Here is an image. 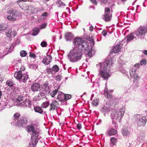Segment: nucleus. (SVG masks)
Listing matches in <instances>:
<instances>
[{"label":"nucleus","instance_id":"f257e3e1","mask_svg":"<svg viewBox=\"0 0 147 147\" xmlns=\"http://www.w3.org/2000/svg\"><path fill=\"white\" fill-rule=\"evenodd\" d=\"M112 64H109V61L108 60H105L102 63H100L97 65V67H99L98 75L103 78L104 80H108L110 76L108 71L109 70V67Z\"/></svg>","mask_w":147,"mask_h":147},{"label":"nucleus","instance_id":"f03ea898","mask_svg":"<svg viewBox=\"0 0 147 147\" xmlns=\"http://www.w3.org/2000/svg\"><path fill=\"white\" fill-rule=\"evenodd\" d=\"M82 55V52L77 50L76 48H74L68 55V59L70 62H76L81 59Z\"/></svg>","mask_w":147,"mask_h":147},{"label":"nucleus","instance_id":"7ed1b4c3","mask_svg":"<svg viewBox=\"0 0 147 147\" xmlns=\"http://www.w3.org/2000/svg\"><path fill=\"white\" fill-rule=\"evenodd\" d=\"M73 43L76 45L77 50L83 52L84 51H86L88 49V44L85 40H82L81 39L76 38L73 41Z\"/></svg>","mask_w":147,"mask_h":147},{"label":"nucleus","instance_id":"20e7f679","mask_svg":"<svg viewBox=\"0 0 147 147\" xmlns=\"http://www.w3.org/2000/svg\"><path fill=\"white\" fill-rule=\"evenodd\" d=\"M26 130L32 135L31 140H39L40 137L39 136V133L35 130L34 126L32 125H29L26 127Z\"/></svg>","mask_w":147,"mask_h":147},{"label":"nucleus","instance_id":"39448f33","mask_svg":"<svg viewBox=\"0 0 147 147\" xmlns=\"http://www.w3.org/2000/svg\"><path fill=\"white\" fill-rule=\"evenodd\" d=\"M7 12L9 14H11L13 17H18L22 16V12L20 11L11 8L8 9Z\"/></svg>","mask_w":147,"mask_h":147},{"label":"nucleus","instance_id":"423d86ee","mask_svg":"<svg viewBox=\"0 0 147 147\" xmlns=\"http://www.w3.org/2000/svg\"><path fill=\"white\" fill-rule=\"evenodd\" d=\"M147 32V26H141L138 30L134 33L137 36L143 35Z\"/></svg>","mask_w":147,"mask_h":147},{"label":"nucleus","instance_id":"0eeeda50","mask_svg":"<svg viewBox=\"0 0 147 147\" xmlns=\"http://www.w3.org/2000/svg\"><path fill=\"white\" fill-rule=\"evenodd\" d=\"M27 122V119L25 118H21L16 121V123H14L13 124H14L15 125L18 127H21L25 125Z\"/></svg>","mask_w":147,"mask_h":147},{"label":"nucleus","instance_id":"6e6552de","mask_svg":"<svg viewBox=\"0 0 147 147\" xmlns=\"http://www.w3.org/2000/svg\"><path fill=\"white\" fill-rule=\"evenodd\" d=\"M110 91H111V92H112L113 91V90L109 91L108 89L107 88H105L104 91V95L105 97L108 98L109 100L113 101V99H115L114 97L112 94L110 93Z\"/></svg>","mask_w":147,"mask_h":147},{"label":"nucleus","instance_id":"1a4fd4ad","mask_svg":"<svg viewBox=\"0 0 147 147\" xmlns=\"http://www.w3.org/2000/svg\"><path fill=\"white\" fill-rule=\"evenodd\" d=\"M111 109V108L110 106L108 104H106L101 108L100 111L103 113L104 115L105 116V114L109 112Z\"/></svg>","mask_w":147,"mask_h":147},{"label":"nucleus","instance_id":"9d476101","mask_svg":"<svg viewBox=\"0 0 147 147\" xmlns=\"http://www.w3.org/2000/svg\"><path fill=\"white\" fill-rule=\"evenodd\" d=\"M42 91L47 94L50 92V88L48 85V83L45 82L42 86Z\"/></svg>","mask_w":147,"mask_h":147},{"label":"nucleus","instance_id":"9b49d317","mask_svg":"<svg viewBox=\"0 0 147 147\" xmlns=\"http://www.w3.org/2000/svg\"><path fill=\"white\" fill-rule=\"evenodd\" d=\"M31 105V101L27 99L25 100L23 102H20L18 104L17 103L16 105L20 106H21L22 105L23 106L25 107H30Z\"/></svg>","mask_w":147,"mask_h":147},{"label":"nucleus","instance_id":"f8f14e48","mask_svg":"<svg viewBox=\"0 0 147 147\" xmlns=\"http://www.w3.org/2000/svg\"><path fill=\"white\" fill-rule=\"evenodd\" d=\"M52 59V57L51 55H47L42 60V62L45 64L48 65L51 62Z\"/></svg>","mask_w":147,"mask_h":147},{"label":"nucleus","instance_id":"ddd939ff","mask_svg":"<svg viewBox=\"0 0 147 147\" xmlns=\"http://www.w3.org/2000/svg\"><path fill=\"white\" fill-rule=\"evenodd\" d=\"M40 87V85L38 83H34L31 85V90L34 92H37L38 91Z\"/></svg>","mask_w":147,"mask_h":147},{"label":"nucleus","instance_id":"4468645a","mask_svg":"<svg viewBox=\"0 0 147 147\" xmlns=\"http://www.w3.org/2000/svg\"><path fill=\"white\" fill-rule=\"evenodd\" d=\"M118 116V114H117V111L115 110H113L111 115V118L113 120L112 122L113 123L114 122H115V120H116L119 118Z\"/></svg>","mask_w":147,"mask_h":147},{"label":"nucleus","instance_id":"2eb2a0df","mask_svg":"<svg viewBox=\"0 0 147 147\" xmlns=\"http://www.w3.org/2000/svg\"><path fill=\"white\" fill-rule=\"evenodd\" d=\"M147 122V120L145 117H143L138 121V124L139 126H143L145 125Z\"/></svg>","mask_w":147,"mask_h":147},{"label":"nucleus","instance_id":"dca6fc26","mask_svg":"<svg viewBox=\"0 0 147 147\" xmlns=\"http://www.w3.org/2000/svg\"><path fill=\"white\" fill-rule=\"evenodd\" d=\"M121 49V47L120 45H118L114 46L113 48L111 51V53H117L119 52Z\"/></svg>","mask_w":147,"mask_h":147},{"label":"nucleus","instance_id":"f3484780","mask_svg":"<svg viewBox=\"0 0 147 147\" xmlns=\"http://www.w3.org/2000/svg\"><path fill=\"white\" fill-rule=\"evenodd\" d=\"M59 103L57 101L54 100L52 101V103L50 104L51 108L49 110L51 111L53 109H55V108L59 106Z\"/></svg>","mask_w":147,"mask_h":147},{"label":"nucleus","instance_id":"a211bd4d","mask_svg":"<svg viewBox=\"0 0 147 147\" xmlns=\"http://www.w3.org/2000/svg\"><path fill=\"white\" fill-rule=\"evenodd\" d=\"M65 38L67 41H71L74 38L73 35L70 32H67L65 34Z\"/></svg>","mask_w":147,"mask_h":147},{"label":"nucleus","instance_id":"6ab92c4d","mask_svg":"<svg viewBox=\"0 0 147 147\" xmlns=\"http://www.w3.org/2000/svg\"><path fill=\"white\" fill-rule=\"evenodd\" d=\"M65 94L60 92L57 96V99L59 101L64 102L65 101Z\"/></svg>","mask_w":147,"mask_h":147},{"label":"nucleus","instance_id":"aec40b11","mask_svg":"<svg viewBox=\"0 0 147 147\" xmlns=\"http://www.w3.org/2000/svg\"><path fill=\"white\" fill-rule=\"evenodd\" d=\"M125 111V109L124 108L122 107L118 111H117L119 118L121 119L123 116Z\"/></svg>","mask_w":147,"mask_h":147},{"label":"nucleus","instance_id":"412c9836","mask_svg":"<svg viewBox=\"0 0 147 147\" xmlns=\"http://www.w3.org/2000/svg\"><path fill=\"white\" fill-rule=\"evenodd\" d=\"M103 16V19L106 22L110 21L112 17V14L110 13H104Z\"/></svg>","mask_w":147,"mask_h":147},{"label":"nucleus","instance_id":"4be33fe9","mask_svg":"<svg viewBox=\"0 0 147 147\" xmlns=\"http://www.w3.org/2000/svg\"><path fill=\"white\" fill-rule=\"evenodd\" d=\"M45 94H45V93L42 91L40 92L38 95L37 100L38 101L42 99L43 98H45Z\"/></svg>","mask_w":147,"mask_h":147},{"label":"nucleus","instance_id":"5701e85b","mask_svg":"<svg viewBox=\"0 0 147 147\" xmlns=\"http://www.w3.org/2000/svg\"><path fill=\"white\" fill-rule=\"evenodd\" d=\"M28 147H35L39 140H31Z\"/></svg>","mask_w":147,"mask_h":147},{"label":"nucleus","instance_id":"b1692460","mask_svg":"<svg viewBox=\"0 0 147 147\" xmlns=\"http://www.w3.org/2000/svg\"><path fill=\"white\" fill-rule=\"evenodd\" d=\"M34 111L36 113L42 114L43 113V111L41 107L38 106H35L34 107Z\"/></svg>","mask_w":147,"mask_h":147},{"label":"nucleus","instance_id":"393cba45","mask_svg":"<svg viewBox=\"0 0 147 147\" xmlns=\"http://www.w3.org/2000/svg\"><path fill=\"white\" fill-rule=\"evenodd\" d=\"M135 38L133 33H131L127 36L125 37V38L127 39V42L128 43L129 42Z\"/></svg>","mask_w":147,"mask_h":147},{"label":"nucleus","instance_id":"a878e982","mask_svg":"<svg viewBox=\"0 0 147 147\" xmlns=\"http://www.w3.org/2000/svg\"><path fill=\"white\" fill-rule=\"evenodd\" d=\"M22 73L20 71H19L16 72L14 74L15 78L17 80H19L22 76Z\"/></svg>","mask_w":147,"mask_h":147},{"label":"nucleus","instance_id":"bb28decb","mask_svg":"<svg viewBox=\"0 0 147 147\" xmlns=\"http://www.w3.org/2000/svg\"><path fill=\"white\" fill-rule=\"evenodd\" d=\"M20 116V114L18 113H15L13 115V119L12 121V123L11 122V123L12 124V123H16V121L18 120V119Z\"/></svg>","mask_w":147,"mask_h":147},{"label":"nucleus","instance_id":"cd10ccee","mask_svg":"<svg viewBox=\"0 0 147 147\" xmlns=\"http://www.w3.org/2000/svg\"><path fill=\"white\" fill-rule=\"evenodd\" d=\"M121 132L123 136H128L130 134L127 128L124 127L123 128Z\"/></svg>","mask_w":147,"mask_h":147},{"label":"nucleus","instance_id":"c85d7f7f","mask_svg":"<svg viewBox=\"0 0 147 147\" xmlns=\"http://www.w3.org/2000/svg\"><path fill=\"white\" fill-rule=\"evenodd\" d=\"M28 76L26 74H22V76L19 79L20 81L23 82H25L28 79Z\"/></svg>","mask_w":147,"mask_h":147},{"label":"nucleus","instance_id":"c756f323","mask_svg":"<svg viewBox=\"0 0 147 147\" xmlns=\"http://www.w3.org/2000/svg\"><path fill=\"white\" fill-rule=\"evenodd\" d=\"M145 135L144 133H140L138 137V140L140 142L143 141L144 139Z\"/></svg>","mask_w":147,"mask_h":147},{"label":"nucleus","instance_id":"7c9ffc66","mask_svg":"<svg viewBox=\"0 0 147 147\" xmlns=\"http://www.w3.org/2000/svg\"><path fill=\"white\" fill-rule=\"evenodd\" d=\"M117 131L115 129L112 128L107 133L108 135L110 136L116 134Z\"/></svg>","mask_w":147,"mask_h":147},{"label":"nucleus","instance_id":"2f4dec72","mask_svg":"<svg viewBox=\"0 0 147 147\" xmlns=\"http://www.w3.org/2000/svg\"><path fill=\"white\" fill-rule=\"evenodd\" d=\"M5 34L6 36L9 38L11 37L12 36V30L11 29H7L5 32Z\"/></svg>","mask_w":147,"mask_h":147},{"label":"nucleus","instance_id":"473e14b6","mask_svg":"<svg viewBox=\"0 0 147 147\" xmlns=\"http://www.w3.org/2000/svg\"><path fill=\"white\" fill-rule=\"evenodd\" d=\"M33 9V7L29 5L25 10V11H27V13L30 14H32V9Z\"/></svg>","mask_w":147,"mask_h":147},{"label":"nucleus","instance_id":"72a5a7b5","mask_svg":"<svg viewBox=\"0 0 147 147\" xmlns=\"http://www.w3.org/2000/svg\"><path fill=\"white\" fill-rule=\"evenodd\" d=\"M15 82L12 79L11 80H8L6 81V84L7 85L10 87H12L14 84Z\"/></svg>","mask_w":147,"mask_h":147},{"label":"nucleus","instance_id":"f704fd0d","mask_svg":"<svg viewBox=\"0 0 147 147\" xmlns=\"http://www.w3.org/2000/svg\"><path fill=\"white\" fill-rule=\"evenodd\" d=\"M39 28H36L33 30L32 35L33 36H35L39 33Z\"/></svg>","mask_w":147,"mask_h":147},{"label":"nucleus","instance_id":"c9c22d12","mask_svg":"<svg viewBox=\"0 0 147 147\" xmlns=\"http://www.w3.org/2000/svg\"><path fill=\"white\" fill-rule=\"evenodd\" d=\"M136 69L135 68H132L131 70L129 71V74L131 76V77H133L135 76V74L136 72Z\"/></svg>","mask_w":147,"mask_h":147},{"label":"nucleus","instance_id":"e433bc0d","mask_svg":"<svg viewBox=\"0 0 147 147\" xmlns=\"http://www.w3.org/2000/svg\"><path fill=\"white\" fill-rule=\"evenodd\" d=\"M56 4L57 5V6L59 7L62 6H64L65 5L64 3L60 0L57 1L56 3Z\"/></svg>","mask_w":147,"mask_h":147},{"label":"nucleus","instance_id":"4c0bfd02","mask_svg":"<svg viewBox=\"0 0 147 147\" xmlns=\"http://www.w3.org/2000/svg\"><path fill=\"white\" fill-rule=\"evenodd\" d=\"M13 45H11L9 47V48H7V50L6 51H7V52L6 53L5 55H6L7 53H9L11 52V51H12L13 49L14 48V47H13Z\"/></svg>","mask_w":147,"mask_h":147},{"label":"nucleus","instance_id":"58836bf2","mask_svg":"<svg viewBox=\"0 0 147 147\" xmlns=\"http://www.w3.org/2000/svg\"><path fill=\"white\" fill-rule=\"evenodd\" d=\"M52 71L57 72L59 70V66L57 65H55L52 67Z\"/></svg>","mask_w":147,"mask_h":147},{"label":"nucleus","instance_id":"ea45409f","mask_svg":"<svg viewBox=\"0 0 147 147\" xmlns=\"http://www.w3.org/2000/svg\"><path fill=\"white\" fill-rule=\"evenodd\" d=\"M49 103L48 102H43L42 105V107L44 108H45L49 106Z\"/></svg>","mask_w":147,"mask_h":147},{"label":"nucleus","instance_id":"a19ab883","mask_svg":"<svg viewBox=\"0 0 147 147\" xmlns=\"http://www.w3.org/2000/svg\"><path fill=\"white\" fill-rule=\"evenodd\" d=\"M101 5L104 6L107 2V0H98Z\"/></svg>","mask_w":147,"mask_h":147},{"label":"nucleus","instance_id":"79ce46f5","mask_svg":"<svg viewBox=\"0 0 147 147\" xmlns=\"http://www.w3.org/2000/svg\"><path fill=\"white\" fill-rule=\"evenodd\" d=\"M93 51L92 49H91L88 51L87 54L88 56L89 57H91L94 54V53L92 52Z\"/></svg>","mask_w":147,"mask_h":147},{"label":"nucleus","instance_id":"37998d69","mask_svg":"<svg viewBox=\"0 0 147 147\" xmlns=\"http://www.w3.org/2000/svg\"><path fill=\"white\" fill-rule=\"evenodd\" d=\"M58 92V89L54 90L51 93V96L53 97H54Z\"/></svg>","mask_w":147,"mask_h":147},{"label":"nucleus","instance_id":"c03bdc74","mask_svg":"<svg viewBox=\"0 0 147 147\" xmlns=\"http://www.w3.org/2000/svg\"><path fill=\"white\" fill-rule=\"evenodd\" d=\"M7 18L9 20H12L13 21H15L16 20V19L15 18L13 17L12 16H8L7 17Z\"/></svg>","mask_w":147,"mask_h":147},{"label":"nucleus","instance_id":"a18cd8bd","mask_svg":"<svg viewBox=\"0 0 147 147\" xmlns=\"http://www.w3.org/2000/svg\"><path fill=\"white\" fill-rule=\"evenodd\" d=\"M7 27V26L6 24H1V30H4Z\"/></svg>","mask_w":147,"mask_h":147},{"label":"nucleus","instance_id":"49530a36","mask_svg":"<svg viewBox=\"0 0 147 147\" xmlns=\"http://www.w3.org/2000/svg\"><path fill=\"white\" fill-rule=\"evenodd\" d=\"M20 55L22 57H24L27 55L26 51L24 50L20 52Z\"/></svg>","mask_w":147,"mask_h":147},{"label":"nucleus","instance_id":"de8ad7c7","mask_svg":"<svg viewBox=\"0 0 147 147\" xmlns=\"http://www.w3.org/2000/svg\"><path fill=\"white\" fill-rule=\"evenodd\" d=\"M65 101L70 99L71 98V95L69 94H65Z\"/></svg>","mask_w":147,"mask_h":147},{"label":"nucleus","instance_id":"09e8293b","mask_svg":"<svg viewBox=\"0 0 147 147\" xmlns=\"http://www.w3.org/2000/svg\"><path fill=\"white\" fill-rule=\"evenodd\" d=\"M117 139L114 138L113 137L111 139V141L113 145H114L116 142Z\"/></svg>","mask_w":147,"mask_h":147},{"label":"nucleus","instance_id":"8fccbe9b","mask_svg":"<svg viewBox=\"0 0 147 147\" xmlns=\"http://www.w3.org/2000/svg\"><path fill=\"white\" fill-rule=\"evenodd\" d=\"M24 98L22 96H18L17 98L16 99V100L17 101H18V102H19V103L20 102L22 101L23 100Z\"/></svg>","mask_w":147,"mask_h":147},{"label":"nucleus","instance_id":"3c124183","mask_svg":"<svg viewBox=\"0 0 147 147\" xmlns=\"http://www.w3.org/2000/svg\"><path fill=\"white\" fill-rule=\"evenodd\" d=\"M97 99L92 102V103L93 106L96 107L98 105V103L97 102Z\"/></svg>","mask_w":147,"mask_h":147},{"label":"nucleus","instance_id":"603ef678","mask_svg":"<svg viewBox=\"0 0 147 147\" xmlns=\"http://www.w3.org/2000/svg\"><path fill=\"white\" fill-rule=\"evenodd\" d=\"M110 9L109 7H106L105 8V13H110Z\"/></svg>","mask_w":147,"mask_h":147},{"label":"nucleus","instance_id":"864d4df0","mask_svg":"<svg viewBox=\"0 0 147 147\" xmlns=\"http://www.w3.org/2000/svg\"><path fill=\"white\" fill-rule=\"evenodd\" d=\"M47 24L46 23H45L42 24L40 26L41 29L45 28L47 26Z\"/></svg>","mask_w":147,"mask_h":147},{"label":"nucleus","instance_id":"5fc2aeb1","mask_svg":"<svg viewBox=\"0 0 147 147\" xmlns=\"http://www.w3.org/2000/svg\"><path fill=\"white\" fill-rule=\"evenodd\" d=\"M41 46L43 47H46L47 45V43L46 42L42 41L40 44Z\"/></svg>","mask_w":147,"mask_h":147},{"label":"nucleus","instance_id":"6e6d98bb","mask_svg":"<svg viewBox=\"0 0 147 147\" xmlns=\"http://www.w3.org/2000/svg\"><path fill=\"white\" fill-rule=\"evenodd\" d=\"M30 67L35 69L37 68L38 66L35 64H32L30 65Z\"/></svg>","mask_w":147,"mask_h":147},{"label":"nucleus","instance_id":"4d7b16f0","mask_svg":"<svg viewBox=\"0 0 147 147\" xmlns=\"http://www.w3.org/2000/svg\"><path fill=\"white\" fill-rule=\"evenodd\" d=\"M62 77L60 75H57L55 77V79L58 81H60L62 79Z\"/></svg>","mask_w":147,"mask_h":147},{"label":"nucleus","instance_id":"13d9d810","mask_svg":"<svg viewBox=\"0 0 147 147\" xmlns=\"http://www.w3.org/2000/svg\"><path fill=\"white\" fill-rule=\"evenodd\" d=\"M38 10L36 8L33 7V9H32V14L36 13L38 12Z\"/></svg>","mask_w":147,"mask_h":147},{"label":"nucleus","instance_id":"bf43d9fd","mask_svg":"<svg viewBox=\"0 0 147 147\" xmlns=\"http://www.w3.org/2000/svg\"><path fill=\"white\" fill-rule=\"evenodd\" d=\"M30 56L31 57L34 58H35L36 57L34 53L31 52H30Z\"/></svg>","mask_w":147,"mask_h":147},{"label":"nucleus","instance_id":"052dcab7","mask_svg":"<svg viewBox=\"0 0 147 147\" xmlns=\"http://www.w3.org/2000/svg\"><path fill=\"white\" fill-rule=\"evenodd\" d=\"M140 117V115L139 114L135 115L134 116V119L136 120H137Z\"/></svg>","mask_w":147,"mask_h":147},{"label":"nucleus","instance_id":"680f3d73","mask_svg":"<svg viewBox=\"0 0 147 147\" xmlns=\"http://www.w3.org/2000/svg\"><path fill=\"white\" fill-rule=\"evenodd\" d=\"M45 18H44V17L41 16L40 17V18L38 20V22H42V21L43 20L45 19Z\"/></svg>","mask_w":147,"mask_h":147},{"label":"nucleus","instance_id":"e2e57ef3","mask_svg":"<svg viewBox=\"0 0 147 147\" xmlns=\"http://www.w3.org/2000/svg\"><path fill=\"white\" fill-rule=\"evenodd\" d=\"M140 63L141 65L145 64L146 63V61L144 59V60H142L141 61Z\"/></svg>","mask_w":147,"mask_h":147},{"label":"nucleus","instance_id":"0e129e2a","mask_svg":"<svg viewBox=\"0 0 147 147\" xmlns=\"http://www.w3.org/2000/svg\"><path fill=\"white\" fill-rule=\"evenodd\" d=\"M90 1L93 4L97 5V2L96 0H90Z\"/></svg>","mask_w":147,"mask_h":147},{"label":"nucleus","instance_id":"69168bd1","mask_svg":"<svg viewBox=\"0 0 147 147\" xmlns=\"http://www.w3.org/2000/svg\"><path fill=\"white\" fill-rule=\"evenodd\" d=\"M77 127L78 129H80L81 128V124L80 123H78L77 125Z\"/></svg>","mask_w":147,"mask_h":147},{"label":"nucleus","instance_id":"338daca9","mask_svg":"<svg viewBox=\"0 0 147 147\" xmlns=\"http://www.w3.org/2000/svg\"><path fill=\"white\" fill-rule=\"evenodd\" d=\"M47 13L46 12H45L42 14V16L44 17V18H45L47 16Z\"/></svg>","mask_w":147,"mask_h":147},{"label":"nucleus","instance_id":"774afa93","mask_svg":"<svg viewBox=\"0 0 147 147\" xmlns=\"http://www.w3.org/2000/svg\"><path fill=\"white\" fill-rule=\"evenodd\" d=\"M139 65L138 64H136L133 67V68H135L137 69V68L138 67V68H139Z\"/></svg>","mask_w":147,"mask_h":147}]
</instances>
